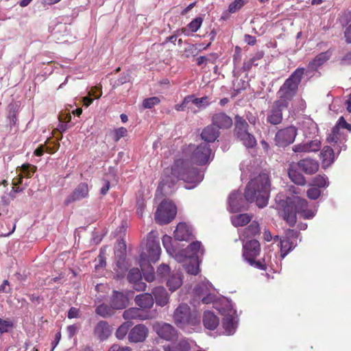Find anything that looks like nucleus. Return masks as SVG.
<instances>
[{"label": "nucleus", "mask_w": 351, "mask_h": 351, "mask_svg": "<svg viewBox=\"0 0 351 351\" xmlns=\"http://www.w3.org/2000/svg\"><path fill=\"white\" fill-rule=\"evenodd\" d=\"M184 155L188 158H180L175 161L171 169V176L167 175V171L165 172V176L158 187L157 193H164L165 195L171 193L173 191V186L178 180H182L186 183L185 188L187 189L195 188L202 181L203 172L197 168L191 167L189 160L198 165L210 162L213 158L209 145L205 142L199 145H189L184 151Z\"/></svg>", "instance_id": "obj_1"}, {"label": "nucleus", "mask_w": 351, "mask_h": 351, "mask_svg": "<svg viewBox=\"0 0 351 351\" xmlns=\"http://www.w3.org/2000/svg\"><path fill=\"white\" fill-rule=\"evenodd\" d=\"M194 302L201 301L203 304H213L216 308L224 317L222 321V326L224 334L232 335L236 331L237 327V311L234 308L231 300L226 298H217L214 293L213 285L206 280L198 284L193 291Z\"/></svg>", "instance_id": "obj_2"}, {"label": "nucleus", "mask_w": 351, "mask_h": 351, "mask_svg": "<svg viewBox=\"0 0 351 351\" xmlns=\"http://www.w3.org/2000/svg\"><path fill=\"white\" fill-rule=\"evenodd\" d=\"M275 200L276 209L291 226L295 225L297 214L304 219H311L315 217L317 211V206L310 207L306 199L298 196L285 197L283 194L279 193Z\"/></svg>", "instance_id": "obj_3"}, {"label": "nucleus", "mask_w": 351, "mask_h": 351, "mask_svg": "<svg viewBox=\"0 0 351 351\" xmlns=\"http://www.w3.org/2000/svg\"><path fill=\"white\" fill-rule=\"evenodd\" d=\"M269 193V177L267 174L263 173L248 183L245 192V197L247 202H255L259 208H263L268 203Z\"/></svg>", "instance_id": "obj_4"}, {"label": "nucleus", "mask_w": 351, "mask_h": 351, "mask_svg": "<svg viewBox=\"0 0 351 351\" xmlns=\"http://www.w3.org/2000/svg\"><path fill=\"white\" fill-rule=\"evenodd\" d=\"M204 254V249L199 241L193 242L186 249L175 254V260L178 263H184L183 267L186 271L191 275H197L199 272V258Z\"/></svg>", "instance_id": "obj_5"}, {"label": "nucleus", "mask_w": 351, "mask_h": 351, "mask_svg": "<svg viewBox=\"0 0 351 351\" xmlns=\"http://www.w3.org/2000/svg\"><path fill=\"white\" fill-rule=\"evenodd\" d=\"M304 73V68H298L285 80L277 93L276 105L281 106L282 108L288 107L289 101L297 93Z\"/></svg>", "instance_id": "obj_6"}, {"label": "nucleus", "mask_w": 351, "mask_h": 351, "mask_svg": "<svg viewBox=\"0 0 351 351\" xmlns=\"http://www.w3.org/2000/svg\"><path fill=\"white\" fill-rule=\"evenodd\" d=\"M173 318L175 324L183 330L191 332L193 328L200 323L199 313L195 311H191L186 304H180L174 311Z\"/></svg>", "instance_id": "obj_7"}, {"label": "nucleus", "mask_w": 351, "mask_h": 351, "mask_svg": "<svg viewBox=\"0 0 351 351\" xmlns=\"http://www.w3.org/2000/svg\"><path fill=\"white\" fill-rule=\"evenodd\" d=\"M260 252L261 246L257 240L252 239L247 242H243V257L244 260L251 266L265 270L266 269L265 261L256 260Z\"/></svg>", "instance_id": "obj_8"}, {"label": "nucleus", "mask_w": 351, "mask_h": 351, "mask_svg": "<svg viewBox=\"0 0 351 351\" xmlns=\"http://www.w3.org/2000/svg\"><path fill=\"white\" fill-rule=\"evenodd\" d=\"M247 128L248 124L243 117L238 115L235 117L234 133L237 138L245 147H254L256 145V140L252 134L248 132Z\"/></svg>", "instance_id": "obj_9"}, {"label": "nucleus", "mask_w": 351, "mask_h": 351, "mask_svg": "<svg viewBox=\"0 0 351 351\" xmlns=\"http://www.w3.org/2000/svg\"><path fill=\"white\" fill-rule=\"evenodd\" d=\"M177 213L176 205L169 200H165L159 205L156 214L155 220L160 225L171 222Z\"/></svg>", "instance_id": "obj_10"}, {"label": "nucleus", "mask_w": 351, "mask_h": 351, "mask_svg": "<svg viewBox=\"0 0 351 351\" xmlns=\"http://www.w3.org/2000/svg\"><path fill=\"white\" fill-rule=\"evenodd\" d=\"M300 233L294 230L289 229L280 239V256L284 258L298 245Z\"/></svg>", "instance_id": "obj_11"}, {"label": "nucleus", "mask_w": 351, "mask_h": 351, "mask_svg": "<svg viewBox=\"0 0 351 351\" xmlns=\"http://www.w3.org/2000/svg\"><path fill=\"white\" fill-rule=\"evenodd\" d=\"M161 248L158 240H155L150 234L147 239L145 251L141 254H145L146 261L144 263L151 264L154 263L159 260L160 256Z\"/></svg>", "instance_id": "obj_12"}, {"label": "nucleus", "mask_w": 351, "mask_h": 351, "mask_svg": "<svg viewBox=\"0 0 351 351\" xmlns=\"http://www.w3.org/2000/svg\"><path fill=\"white\" fill-rule=\"evenodd\" d=\"M297 135V129L294 126H289L280 130L276 134L275 141L280 147H285L291 144Z\"/></svg>", "instance_id": "obj_13"}, {"label": "nucleus", "mask_w": 351, "mask_h": 351, "mask_svg": "<svg viewBox=\"0 0 351 351\" xmlns=\"http://www.w3.org/2000/svg\"><path fill=\"white\" fill-rule=\"evenodd\" d=\"M153 328L160 338L166 341H174L178 337V331L169 324L157 322L154 324Z\"/></svg>", "instance_id": "obj_14"}, {"label": "nucleus", "mask_w": 351, "mask_h": 351, "mask_svg": "<svg viewBox=\"0 0 351 351\" xmlns=\"http://www.w3.org/2000/svg\"><path fill=\"white\" fill-rule=\"evenodd\" d=\"M149 330L143 324H138L133 327L128 333V340L131 343L143 342L147 335Z\"/></svg>", "instance_id": "obj_15"}, {"label": "nucleus", "mask_w": 351, "mask_h": 351, "mask_svg": "<svg viewBox=\"0 0 351 351\" xmlns=\"http://www.w3.org/2000/svg\"><path fill=\"white\" fill-rule=\"evenodd\" d=\"M88 195V186L86 183H80L64 200V204H69L86 198Z\"/></svg>", "instance_id": "obj_16"}, {"label": "nucleus", "mask_w": 351, "mask_h": 351, "mask_svg": "<svg viewBox=\"0 0 351 351\" xmlns=\"http://www.w3.org/2000/svg\"><path fill=\"white\" fill-rule=\"evenodd\" d=\"M128 280L136 291H143L145 290L146 284L142 281V275L138 268H133L130 270L128 274Z\"/></svg>", "instance_id": "obj_17"}, {"label": "nucleus", "mask_w": 351, "mask_h": 351, "mask_svg": "<svg viewBox=\"0 0 351 351\" xmlns=\"http://www.w3.org/2000/svg\"><path fill=\"white\" fill-rule=\"evenodd\" d=\"M345 139L346 137L344 133L336 126L332 128L331 134L327 138L328 143H334L333 145L335 147L337 146L335 149H338V152H339L342 149H346V146L343 144Z\"/></svg>", "instance_id": "obj_18"}, {"label": "nucleus", "mask_w": 351, "mask_h": 351, "mask_svg": "<svg viewBox=\"0 0 351 351\" xmlns=\"http://www.w3.org/2000/svg\"><path fill=\"white\" fill-rule=\"evenodd\" d=\"M298 168L308 175L315 173L319 169V163L317 160L306 158L295 162Z\"/></svg>", "instance_id": "obj_19"}, {"label": "nucleus", "mask_w": 351, "mask_h": 351, "mask_svg": "<svg viewBox=\"0 0 351 351\" xmlns=\"http://www.w3.org/2000/svg\"><path fill=\"white\" fill-rule=\"evenodd\" d=\"M164 351H189L191 344L185 338L176 339L170 343L163 346Z\"/></svg>", "instance_id": "obj_20"}, {"label": "nucleus", "mask_w": 351, "mask_h": 351, "mask_svg": "<svg viewBox=\"0 0 351 351\" xmlns=\"http://www.w3.org/2000/svg\"><path fill=\"white\" fill-rule=\"evenodd\" d=\"M193 236V230L191 227L186 223H180L178 224L175 231L174 237L178 241H188Z\"/></svg>", "instance_id": "obj_21"}, {"label": "nucleus", "mask_w": 351, "mask_h": 351, "mask_svg": "<svg viewBox=\"0 0 351 351\" xmlns=\"http://www.w3.org/2000/svg\"><path fill=\"white\" fill-rule=\"evenodd\" d=\"M244 206L241 193L239 191L232 192L228 197V207L231 212H239Z\"/></svg>", "instance_id": "obj_22"}, {"label": "nucleus", "mask_w": 351, "mask_h": 351, "mask_svg": "<svg viewBox=\"0 0 351 351\" xmlns=\"http://www.w3.org/2000/svg\"><path fill=\"white\" fill-rule=\"evenodd\" d=\"M128 304V298L125 294L117 291H113L110 305L114 309H123Z\"/></svg>", "instance_id": "obj_23"}, {"label": "nucleus", "mask_w": 351, "mask_h": 351, "mask_svg": "<svg viewBox=\"0 0 351 351\" xmlns=\"http://www.w3.org/2000/svg\"><path fill=\"white\" fill-rule=\"evenodd\" d=\"M287 108H282L281 106L276 105V101L274 103L271 110L267 115V121L271 124L277 125L279 124L282 119V110Z\"/></svg>", "instance_id": "obj_24"}, {"label": "nucleus", "mask_w": 351, "mask_h": 351, "mask_svg": "<svg viewBox=\"0 0 351 351\" xmlns=\"http://www.w3.org/2000/svg\"><path fill=\"white\" fill-rule=\"evenodd\" d=\"M123 317L125 320L141 319L144 320L152 318L148 314L145 313L143 310L140 308H130L125 310L123 313Z\"/></svg>", "instance_id": "obj_25"}, {"label": "nucleus", "mask_w": 351, "mask_h": 351, "mask_svg": "<svg viewBox=\"0 0 351 351\" xmlns=\"http://www.w3.org/2000/svg\"><path fill=\"white\" fill-rule=\"evenodd\" d=\"M332 56V51L328 50L318 54L308 64V69L311 71H316L319 66L323 65Z\"/></svg>", "instance_id": "obj_26"}, {"label": "nucleus", "mask_w": 351, "mask_h": 351, "mask_svg": "<svg viewBox=\"0 0 351 351\" xmlns=\"http://www.w3.org/2000/svg\"><path fill=\"white\" fill-rule=\"evenodd\" d=\"M298 169L295 162L289 164L288 168L289 177L293 183L298 185H304L306 184L305 178L298 171Z\"/></svg>", "instance_id": "obj_27"}, {"label": "nucleus", "mask_w": 351, "mask_h": 351, "mask_svg": "<svg viewBox=\"0 0 351 351\" xmlns=\"http://www.w3.org/2000/svg\"><path fill=\"white\" fill-rule=\"evenodd\" d=\"M145 256V254L140 255L139 264L143 271V274L144 275L145 279L147 282H153L156 278L154 270L151 264L144 263L146 261Z\"/></svg>", "instance_id": "obj_28"}, {"label": "nucleus", "mask_w": 351, "mask_h": 351, "mask_svg": "<svg viewBox=\"0 0 351 351\" xmlns=\"http://www.w3.org/2000/svg\"><path fill=\"white\" fill-rule=\"evenodd\" d=\"M112 328L105 321L99 322L95 328V335L101 340L107 339L112 334Z\"/></svg>", "instance_id": "obj_29"}, {"label": "nucleus", "mask_w": 351, "mask_h": 351, "mask_svg": "<svg viewBox=\"0 0 351 351\" xmlns=\"http://www.w3.org/2000/svg\"><path fill=\"white\" fill-rule=\"evenodd\" d=\"M213 123L219 128H229L232 125V119L223 112L215 114L213 117Z\"/></svg>", "instance_id": "obj_30"}, {"label": "nucleus", "mask_w": 351, "mask_h": 351, "mask_svg": "<svg viewBox=\"0 0 351 351\" xmlns=\"http://www.w3.org/2000/svg\"><path fill=\"white\" fill-rule=\"evenodd\" d=\"M152 293L155 298L156 303L160 306H165L169 302V295L162 287L154 288Z\"/></svg>", "instance_id": "obj_31"}, {"label": "nucleus", "mask_w": 351, "mask_h": 351, "mask_svg": "<svg viewBox=\"0 0 351 351\" xmlns=\"http://www.w3.org/2000/svg\"><path fill=\"white\" fill-rule=\"evenodd\" d=\"M320 158L323 167H328L335 160L334 150L329 146H325L320 153Z\"/></svg>", "instance_id": "obj_32"}, {"label": "nucleus", "mask_w": 351, "mask_h": 351, "mask_svg": "<svg viewBox=\"0 0 351 351\" xmlns=\"http://www.w3.org/2000/svg\"><path fill=\"white\" fill-rule=\"evenodd\" d=\"M183 282L182 275L180 272L172 273L167 278V286L169 289L173 292L181 287Z\"/></svg>", "instance_id": "obj_33"}, {"label": "nucleus", "mask_w": 351, "mask_h": 351, "mask_svg": "<svg viewBox=\"0 0 351 351\" xmlns=\"http://www.w3.org/2000/svg\"><path fill=\"white\" fill-rule=\"evenodd\" d=\"M134 300L136 304L142 310L150 308L154 304L153 297L149 293H143L136 295Z\"/></svg>", "instance_id": "obj_34"}, {"label": "nucleus", "mask_w": 351, "mask_h": 351, "mask_svg": "<svg viewBox=\"0 0 351 351\" xmlns=\"http://www.w3.org/2000/svg\"><path fill=\"white\" fill-rule=\"evenodd\" d=\"M36 169L34 166L29 164H24L21 167H19V169H17V172H19L18 181L16 182L14 180V184L16 185L19 183H21L23 177H31L34 173Z\"/></svg>", "instance_id": "obj_35"}, {"label": "nucleus", "mask_w": 351, "mask_h": 351, "mask_svg": "<svg viewBox=\"0 0 351 351\" xmlns=\"http://www.w3.org/2000/svg\"><path fill=\"white\" fill-rule=\"evenodd\" d=\"M219 319L210 311H206L203 317L204 326L209 330H214L219 325Z\"/></svg>", "instance_id": "obj_36"}, {"label": "nucleus", "mask_w": 351, "mask_h": 351, "mask_svg": "<svg viewBox=\"0 0 351 351\" xmlns=\"http://www.w3.org/2000/svg\"><path fill=\"white\" fill-rule=\"evenodd\" d=\"M218 130L212 125L205 128L201 134L202 140H204L205 143H207L214 142L218 138Z\"/></svg>", "instance_id": "obj_37"}, {"label": "nucleus", "mask_w": 351, "mask_h": 351, "mask_svg": "<svg viewBox=\"0 0 351 351\" xmlns=\"http://www.w3.org/2000/svg\"><path fill=\"white\" fill-rule=\"evenodd\" d=\"M260 232L259 224L256 221H253L246 228L243 233L240 234V239L244 241V239L255 236Z\"/></svg>", "instance_id": "obj_38"}, {"label": "nucleus", "mask_w": 351, "mask_h": 351, "mask_svg": "<svg viewBox=\"0 0 351 351\" xmlns=\"http://www.w3.org/2000/svg\"><path fill=\"white\" fill-rule=\"evenodd\" d=\"M251 218V216L247 214H239L232 216L231 221L235 227L243 226L250 221Z\"/></svg>", "instance_id": "obj_39"}, {"label": "nucleus", "mask_w": 351, "mask_h": 351, "mask_svg": "<svg viewBox=\"0 0 351 351\" xmlns=\"http://www.w3.org/2000/svg\"><path fill=\"white\" fill-rule=\"evenodd\" d=\"M162 244L167 254L175 258V254H178V252L176 251V249L173 245L172 238L168 235H164L162 237Z\"/></svg>", "instance_id": "obj_40"}, {"label": "nucleus", "mask_w": 351, "mask_h": 351, "mask_svg": "<svg viewBox=\"0 0 351 351\" xmlns=\"http://www.w3.org/2000/svg\"><path fill=\"white\" fill-rule=\"evenodd\" d=\"M131 324L130 322H124L117 330L115 335L118 339H123L127 335Z\"/></svg>", "instance_id": "obj_41"}, {"label": "nucleus", "mask_w": 351, "mask_h": 351, "mask_svg": "<svg viewBox=\"0 0 351 351\" xmlns=\"http://www.w3.org/2000/svg\"><path fill=\"white\" fill-rule=\"evenodd\" d=\"M191 97L190 105L193 104L197 108H205L208 105V97H204L201 98H195L193 95L188 96Z\"/></svg>", "instance_id": "obj_42"}, {"label": "nucleus", "mask_w": 351, "mask_h": 351, "mask_svg": "<svg viewBox=\"0 0 351 351\" xmlns=\"http://www.w3.org/2000/svg\"><path fill=\"white\" fill-rule=\"evenodd\" d=\"M113 309L112 306H108L106 304H101L96 308V313L101 317L110 316L113 313Z\"/></svg>", "instance_id": "obj_43"}, {"label": "nucleus", "mask_w": 351, "mask_h": 351, "mask_svg": "<svg viewBox=\"0 0 351 351\" xmlns=\"http://www.w3.org/2000/svg\"><path fill=\"white\" fill-rule=\"evenodd\" d=\"M313 184L319 188H325L328 186L329 182L326 176L318 175L313 178Z\"/></svg>", "instance_id": "obj_44"}, {"label": "nucleus", "mask_w": 351, "mask_h": 351, "mask_svg": "<svg viewBox=\"0 0 351 351\" xmlns=\"http://www.w3.org/2000/svg\"><path fill=\"white\" fill-rule=\"evenodd\" d=\"M172 273L170 272V268L169 265L162 263L159 265L157 269V275L161 278H168Z\"/></svg>", "instance_id": "obj_45"}, {"label": "nucleus", "mask_w": 351, "mask_h": 351, "mask_svg": "<svg viewBox=\"0 0 351 351\" xmlns=\"http://www.w3.org/2000/svg\"><path fill=\"white\" fill-rule=\"evenodd\" d=\"M97 90V87L93 88L89 92H88V97H84L83 98L84 104L88 107L90 105V104L93 102V99L90 98V97H94L95 99H98L101 96V93H100L99 95L96 94V91Z\"/></svg>", "instance_id": "obj_46"}, {"label": "nucleus", "mask_w": 351, "mask_h": 351, "mask_svg": "<svg viewBox=\"0 0 351 351\" xmlns=\"http://www.w3.org/2000/svg\"><path fill=\"white\" fill-rule=\"evenodd\" d=\"M127 266L125 263L124 259H119L117 263V277L121 278L124 276L125 271L127 270Z\"/></svg>", "instance_id": "obj_47"}, {"label": "nucleus", "mask_w": 351, "mask_h": 351, "mask_svg": "<svg viewBox=\"0 0 351 351\" xmlns=\"http://www.w3.org/2000/svg\"><path fill=\"white\" fill-rule=\"evenodd\" d=\"M263 57L262 53H257L256 56L251 58L248 61L243 63V69L245 71H249L252 65H257L256 61L260 60Z\"/></svg>", "instance_id": "obj_48"}, {"label": "nucleus", "mask_w": 351, "mask_h": 351, "mask_svg": "<svg viewBox=\"0 0 351 351\" xmlns=\"http://www.w3.org/2000/svg\"><path fill=\"white\" fill-rule=\"evenodd\" d=\"M245 5L244 0H234L228 6V11L230 13H234L239 10Z\"/></svg>", "instance_id": "obj_49"}, {"label": "nucleus", "mask_w": 351, "mask_h": 351, "mask_svg": "<svg viewBox=\"0 0 351 351\" xmlns=\"http://www.w3.org/2000/svg\"><path fill=\"white\" fill-rule=\"evenodd\" d=\"M160 101V99L157 97H152L143 100V106L145 108H152L154 106L159 104Z\"/></svg>", "instance_id": "obj_50"}, {"label": "nucleus", "mask_w": 351, "mask_h": 351, "mask_svg": "<svg viewBox=\"0 0 351 351\" xmlns=\"http://www.w3.org/2000/svg\"><path fill=\"white\" fill-rule=\"evenodd\" d=\"M308 152H317L320 149L321 142L318 139H314L310 142L306 143Z\"/></svg>", "instance_id": "obj_51"}, {"label": "nucleus", "mask_w": 351, "mask_h": 351, "mask_svg": "<svg viewBox=\"0 0 351 351\" xmlns=\"http://www.w3.org/2000/svg\"><path fill=\"white\" fill-rule=\"evenodd\" d=\"M202 23V19L200 17H197L193 19L189 25L188 27L192 32H197L201 27Z\"/></svg>", "instance_id": "obj_52"}, {"label": "nucleus", "mask_w": 351, "mask_h": 351, "mask_svg": "<svg viewBox=\"0 0 351 351\" xmlns=\"http://www.w3.org/2000/svg\"><path fill=\"white\" fill-rule=\"evenodd\" d=\"M306 195L311 199H317L321 195V191L318 188L311 187L307 190Z\"/></svg>", "instance_id": "obj_53"}, {"label": "nucleus", "mask_w": 351, "mask_h": 351, "mask_svg": "<svg viewBox=\"0 0 351 351\" xmlns=\"http://www.w3.org/2000/svg\"><path fill=\"white\" fill-rule=\"evenodd\" d=\"M191 98V97H189L188 96L186 97L182 103L180 104H176L175 106V109L178 111H184L185 110L186 108L187 109H191V106L190 105V99Z\"/></svg>", "instance_id": "obj_54"}, {"label": "nucleus", "mask_w": 351, "mask_h": 351, "mask_svg": "<svg viewBox=\"0 0 351 351\" xmlns=\"http://www.w3.org/2000/svg\"><path fill=\"white\" fill-rule=\"evenodd\" d=\"M12 326V322L6 319H3L0 318V332L3 333L6 332L9 330L10 328H11Z\"/></svg>", "instance_id": "obj_55"}, {"label": "nucleus", "mask_w": 351, "mask_h": 351, "mask_svg": "<svg viewBox=\"0 0 351 351\" xmlns=\"http://www.w3.org/2000/svg\"><path fill=\"white\" fill-rule=\"evenodd\" d=\"M127 132V129L123 127L117 128L114 130V140L115 141H119L121 138L126 135Z\"/></svg>", "instance_id": "obj_56"}, {"label": "nucleus", "mask_w": 351, "mask_h": 351, "mask_svg": "<svg viewBox=\"0 0 351 351\" xmlns=\"http://www.w3.org/2000/svg\"><path fill=\"white\" fill-rule=\"evenodd\" d=\"M339 20L343 25H347L351 21V12L350 11L343 12Z\"/></svg>", "instance_id": "obj_57"}, {"label": "nucleus", "mask_w": 351, "mask_h": 351, "mask_svg": "<svg viewBox=\"0 0 351 351\" xmlns=\"http://www.w3.org/2000/svg\"><path fill=\"white\" fill-rule=\"evenodd\" d=\"M292 149L295 153H300V152L308 153V152H307V146H306V143H299V144L295 145L292 147Z\"/></svg>", "instance_id": "obj_58"}, {"label": "nucleus", "mask_w": 351, "mask_h": 351, "mask_svg": "<svg viewBox=\"0 0 351 351\" xmlns=\"http://www.w3.org/2000/svg\"><path fill=\"white\" fill-rule=\"evenodd\" d=\"M250 162L248 161H243L240 165V169L242 172V175L247 173L248 171H251V168H249V164Z\"/></svg>", "instance_id": "obj_59"}, {"label": "nucleus", "mask_w": 351, "mask_h": 351, "mask_svg": "<svg viewBox=\"0 0 351 351\" xmlns=\"http://www.w3.org/2000/svg\"><path fill=\"white\" fill-rule=\"evenodd\" d=\"M9 291V282L8 280H4L2 285H0V293H8Z\"/></svg>", "instance_id": "obj_60"}, {"label": "nucleus", "mask_w": 351, "mask_h": 351, "mask_svg": "<svg viewBox=\"0 0 351 351\" xmlns=\"http://www.w3.org/2000/svg\"><path fill=\"white\" fill-rule=\"evenodd\" d=\"M79 311L77 308L72 307L68 313V317L70 319L75 318L78 316Z\"/></svg>", "instance_id": "obj_61"}, {"label": "nucleus", "mask_w": 351, "mask_h": 351, "mask_svg": "<svg viewBox=\"0 0 351 351\" xmlns=\"http://www.w3.org/2000/svg\"><path fill=\"white\" fill-rule=\"evenodd\" d=\"M335 126L338 127L340 130L344 129L345 126H348V123L346 121L343 117H341L339 119L337 124Z\"/></svg>", "instance_id": "obj_62"}, {"label": "nucleus", "mask_w": 351, "mask_h": 351, "mask_svg": "<svg viewBox=\"0 0 351 351\" xmlns=\"http://www.w3.org/2000/svg\"><path fill=\"white\" fill-rule=\"evenodd\" d=\"M59 119L61 121L69 122L71 120V115L70 113H61L59 115Z\"/></svg>", "instance_id": "obj_63"}, {"label": "nucleus", "mask_w": 351, "mask_h": 351, "mask_svg": "<svg viewBox=\"0 0 351 351\" xmlns=\"http://www.w3.org/2000/svg\"><path fill=\"white\" fill-rule=\"evenodd\" d=\"M344 36L346 42L348 43H351V25L346 28L344 33Z\"/></svg>", "instance_id": "obj_64"}]
</instances>
